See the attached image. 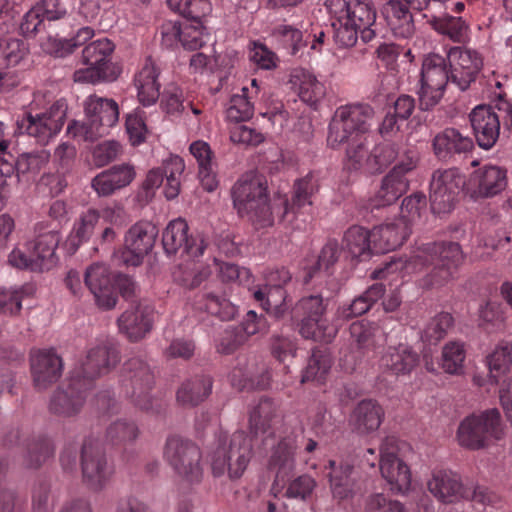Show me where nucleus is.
I'll list each match as a JSON object with an SVG mask.
<instances>
[{
  "label": "nucleus",
  "mask_w": 512,
  "mask_h": 512,
  "mask_svg": "<svg viewBox=\"0 0 512 512\" xmlns=\"http://www.w3.org/2000/svg\"><path fill=\"white\" fill-rule=\"evenodd\" d=\"M188 224L182 219H174L168 223L162 234V245L168 255L180 253L181 256L198 258L207 248V241L200 233L188 234Z\"/></svg>",
  "instance_id": "21"
},
{
  "label": "nucleus",
  "mask_w": 512,
  "mask_h": 512,
  "mask_svg": "<svg viewBox=\"0 0 512 512\" xmlns=\"http://www.w3.org/2000/svg\"><path fill=\"white\" fill-rule=\"evenodd\" d=\"M163 458L184 481L196 484L202 480V454L192 440L179 434L169 435L163 448Z\"/></svg>",
  "instance_id": "11"
},
{
  "label": "nucleus",
  "mask_w": 512,
  "mask_h": 512,
  "mask_svg": "<svg viewBox=\"0 0 512 512\" xmlns=\"http://www.w3.org/2000/svg\"><path fill=\"white\" fill-rule=\"evenodd\" d=\"M318 190L315 177L309 173L295 181L291 198L282 197L272 206L268 202L267 182L256 173L242 175L232 187L234 208L241 217L247 216L256 229L270 227L275 215L292 225L298 216H305L312 206V196Z\"/></svg>",
  "instance_id": "1"
},
{
  "label": "nucleus",
  "mask_w": 512,
  "mask_h": 512,
  "mask_svg": "<svg viewBox=\"0 0 512 512\" xmlns=\"http://www.w3.org/2000/svg\"><path fill=\"white\" fill-rule=\"evenodd\" d=\"M465 185V177L457 168L438 169L430 181V204L434 214L449 212Z\"/></svg>",
  "instance_id": "18"
},
{
  "label": "nucleus",
  "mask_w": 512,
  "mask_h": 512,
  "mask_svg": "<svg viewBox=\"0 0 512 512\" xmlns=\"http://www.w3.org/2000/svg\"><path fill=\"white\" fill-rule=\"evenodd\" d=\"M502 435L501 415L496 408L465 417L457 430L460 446L470 450L482 449L492 439H501Z\"/></svg>",
  "instance_id": "12"
},
{
  "label": "nucleus",
  "mask_w": 512,
  "mask_h": 512,
  "mask_svg": "<svg viewBox=\"0 0 512 512\" xmlns=\"http://www.w3.org/2000/svg\"><path fill=\"white\" fill-rule=\"evenodd\" d=\"M113 280L114 276L104 264L95 263L86 270L84 283L101 309L110 310L117 303V291Z\"/></svg>",
  "instance_id": "28"
},
{
  "label": "nucleus",
  "mask_w": 512,
  "mask_h": 512,
  "mask_svg": "<svg viewBox=\"0 0 512 512\" xmlns=\"http://www.w3.org/2000/svg\"><path fill=\"white\" fill-rule=\"evenodd\" d=\"M374 109L366 103H352L338 107L329 124L327 143L337 148L346 143L345 167L358 168L365 157L368 144L369 120Z\"/></svg>",
  "instance_id": "3"
},
{
  "label": "nucleus",
  "mask_w": 512,
  "mask_h": 512,
  "mask_svg": "<svg viewBox=\"0 0 512 512\" xmlns=\"http://www.w3.org/2000/svg\"><path fill=\"white\" fill-rule=\"evenodd\" d=\"M325 5L331 17L346 19L357 26L363 42L374 39L376 11L370 0H327Z\"/></svg>",
  "instance_id": "19"
},
{
  "label": "nucleus",
  "mask_w": 512,
  "mask_h": 512,
  "mask_svg": "<svg viewBox=\"0 0 512 512\" xmlns=\"http://www.w3.org/2000/svg\"><path fill=\"white\" fill-rule=\"evenodd\" d=\"M276 405L269 398H262L258 405L250 414V428L257 438L259 434L263 437L262 443L264 448L273 447L272 454L269 458L268 468L275 473V480L272 490L284 483L285 479L290 477L295 469V450L296 441L293 437L288 436L282 438L277 445L274 444L273 433L270 432L271 422L275 417Z\"/></svg>",
  "instance_id": "5"
},
{
  "label": "nucleus",
  "mask_w": 512,
  "mask_h": 512,
  "mask_svg": "<svg viewBox=\"0 0 512 512\" xmlns=\"http://www.w3.org/2000/svg\"><path fill=\"white\" fill-rule=\"evenodd\" d=\"M397 155L398 149L395 144L382 142L377 144L370 153H368V149L366 148L365 157L358 168H346L350 171H358L362 168H366L370 173L381 172L396 159Z\"/></svg>",
  "instance_id": "49"
},
{
  "label": "nucleus",
  "mask_w": 512,
  "mask_h": 512,
  "mask_svg": "<svg viewBox=\"0 0 512 512\" xmlns=\"http://www.w3.org/2000/svg\"><path fill=\"white\" fill-rule=\"evenodd\" d=\"M80 465L83 483L94 492L105 489L115 473L114 465L108 460L103 445L93 437L84 440Z\"/></svg>",
  "instance_id": "14"
},
{
  "label": "nucleus",
  "mask_w": 512,
  "mask_h": 512,
  "mask_svg": "<svg viewBox=\"0 0 512 512\" xmlns=\"http://www.w3.org/2000/svg\"><path fill=\"white\" fill-rule=\"evenodd\" d=\"M14 442L23 446L25 461L29 467H39L54 454V446L51 440L45 436L22 439L20 430L16 429L6 435L4 439L5 445H12Z\"/></svg>",
  "instance_id": "35"
},
{
  "label": "nucleus",
  "mask_w": 512,
  "mask_h": 512,
  "mask_svg": "<svg viewBox=\"0 0 512 512\" xmlns=\"http://www.w3.org/2000/svg\"><path fill=\"white\" fill-rule=\"evenodd\" d=\"M385 286L382 283H375L363 294L356 297L349 305L339 306L336 313V321L341 323L352 317L365 314L372 305L384 296Z\"/></svg>",
  "instance_id": "44"
},
{
  "label": "nucleus",
  "mask_w": 512,
  "mask_h": 512,
  "mask_svg": "<svg viewBox=\"0 0 512 512\" xmlns=\"http://www.w3.org/2000/svg\"><path fill=\"white\" fill-rule=\"evenodd\" d=\"M463 261L464 254L458 243L430 242L419 247L404 263L401 262L400 268L410 273L431 265L432 270L420 280V286L423 289H438L456 277Z\"/></svg>",
  "instance_id": "4"
},
{
  "label": "nucleus",
  "mask_w": 512,
  "mask_h": 512,
  "mask_svg": "<svg viewBox=\"0 0 512 512\" xmlns=\"http://www.w3.org/2000/svg\"><path fill=\"white\" fill-rule=\"evenodd\" d=\"M28 45L18 38L0 39V91H9L20 83L19 76L8 70L16 66L28 54Z\"/></svg>",
  "instance_id": "29"
},
{
  "label": "nucleus",
  "mask_w": 512,
  "mask_h": 512,
  "mask_svg": "<svg viewBox=\"0 0 512 512\" xmlns=\"http://www.w3.org/2000/svg\"><path fill=\"white\" fill-rule=\"evenodd\" d=\"M252 447V438L243 431H237L230 437L220 431L216 448L210 454L213 475L220 477L227 472L230 479L240 478L252 458Z\"/></svg>",
  "instance_id": "7"
},
{
  "label": "nucleus",
  "mask_w": 512,
  "mask_h": 512,
  "mask_svg": "<svg viewBox=\"0 0 512 512\" xmlns=\"http://www.w3.org/2000/svg\"><path fill=\"white\" fill-rule=\"evenodd\" d=\"M384 411L377 401L365 399L360 401L350 416V424L359 434L376 431L383 420Z\"/></svg>",
  "instance_id": "41"
},
{
  "label": "nucleus",
  "mask_w": 512,
  "mask_h": 512,
  "mask_svg": "<svg viewBox=\"0 0 512 512\" xmlns=\"http://www.w3.org/2000/svg\"><path fill=\"white\" fill-rule=\"evenodd\" d=\"M114 50V43L106 37L88 43L82 50L81 60L86 67L74 72V81L96 83L108 80Z\"/></svg>",
  "instance_id": "16"
},
{
  "label": "nucleus",
  "mask_w": 512,
  "mask_h": 512,
  "mask_svg": "<svg viewBox=\"0 0 512 512\" xmlns=\"http://www.w3.org/2000/svg\"><path fill=\"white\" fill-rule=\"evenodd\" d=\"M435 156L442 161L452 160L455 155L470 152L474 143L473 140L464 136L455 128H446L438 133L432 141Z\"/></svg>",
  "instance_id": "36"
},
{
  "label": "nucleus",
  "mask_w": 512,
  "mask_h": 512,
  "mask_svg": "<svg viewBox=\"0 0 512 512\" xmlns=\"http://www.w3.org/2000/svg\"><path fill=\"white\" fill-rule=\"evenodd\" d=\"M159 69L151 58H147L134 76L137 97L143 106H151L160 97Z\"/></svg>",
  "instance_id": "39"
},
{
  "label": "nucleus",
  "mask_w": 512,
  "mask_h": 512,
  "mask_svg": "<svg viewBox=\"0 0 512 512\" xmlns=\"http://www.w3.org/2000/svg\"><path fill=\"white\" fill-rule=\"evenodd\" d=\"M503 81H506V78H501L495 73L484 77L480 80L481 95L498 110L499 120L502 121L504 129L512 131V102L507 98Z\"/></svg>",
  "instance_id": "33"
},
{
  "label": "nucleus",
  "mask_w": 512,
  "mask_h": 512,
  "mask_svg": "<svg viewBox=\"0 0 512 512\" xmlns=\"http://www.w3.org/2000/svg\"><path fill=\"white\" fill-rule=\"evenodd\" d=\"M249 89L243 87L240 94H233L226 104L225 119L230 123L249 121L254 115V104Z\"/></svg>",
  "instance_id": "52"
},
{
  "label": "nucleus",
  "mask_w": 512,
  "mask_h": 512,
  "mask_svg": "<svg viewBox=\"0 0 512 512\" xmlns=\"http://www.w3.org/2000/svg\"><path fill=\"white\" fill-rule=\"evenodd\" d=\"M446 56L451 68V83L461 91L468 90L483 68L482 54L473 48L454 46L448 50Z\"/></svg>",
  "instance_id": "22"
},
{
  "label": "nucleus",
  "mask_w": 512,
  "mask_h": 512,
  "mask_svg": "<svg viewBox=\"0 0 512 512\" xmlns=\"http://www.w3.org/2000/svg\"><path fill=\"white\" fill-rule=\"evenodd\" d=\"M135 172L128 164L114 165L97 174L91 183L99 196H110L116 190L126 187L134 179Z\"/></svg>",
  "instance_id": "38"
},
{
  "label": "nucleus",
  "mask_w": 512,
  "mask_h": 512,
  "mask_svg": "<svg viewBox=\"0 0 512 512\" xmlns=\"http://www.w3.org/2000/svg\"><path fill=\"white\" fill-rule=\"evenodd\" d=\"M85 120L72 121L67 134L84 141H94L108 133L119 119V107L115 100L90 95L85 103Z\"/></svg>",
  "instance_id": "8"
},
{
  "label": "nucleus",
  "mask_w": 512,
  "mask_h": 512,
  "mask_svg": "<svg viewBox=\"0 0 512 512\" xmlns=\"http://www.w3.org/2000/svg\"><path fill=\"white\" fill-rule=\"evenodd\" d=\"M167 4L173 11L193 23H202V19L212 11L209 0H167Z\"/></svg>",
  "instance_id": "57"
},
{
  "label": "nucleus",
  "mask_w": 512,
  "mask_h": 512,
  "mask_svg": "<svg viewBox=\"0 0 512 512\" xmlns=\"http://www.w3.org/2000/svg\"><path fill=\"white\" fill-rule=\"evenodd\" d=\"M31 372L37 389H46L62 375L63 362L53 348L35 349L30 354Z\"/></svg>",
  "instance_id": "30"
},
{
  "label": "nucleus",
  "mask_w": 512,
  "mask_h": 512,
  "mask_svg": "<svg viewBox=\"0 0 512 512\" xmlns=\"http://www.w3.org/2000/svg\"><path fill=\"white\" fill-rule=\"evenodd\" d=\"M291 77L293 85L298 86V95L303 102L312 106L324 98L326 94L324 84L308 70H294Z\"/></svg>",
  "instance_id": "47"
},
{
  "label": "nucleus",
  "mask_w": 512,
  "mask_h": 512,
  "mask_svg": "<svg viewBox=\"0 0 512 512\" xmlns=\"http://www.w3.org/2000/svg\"><path fill=\"white\" fill-rule=\"evenodd\" d=\"M159 230L149 221H139L129 228L125 235L123 253L124 262L138 266L145 255L154 247Z\"/></svg>",
  "instance_id": "25"
},
{
  "label": "nucleus",
  "mask_w": 512,
  "mask_h": 512,
  "mask_svg": "<svg viewBox=\"0 0 512 512\" xmlns=\"http://www.w3.org/2000/svg\"><path fill=\"white\" fill-rule=\"evenodd\" d=\"M153 385L154 373L143 358L134 356L124 363L121 387L126 397L139 409L158 414L162 405L151 395Z\"/></svg>",
  "instance_id": "10"
},
{
  "label": "nucleus",
  "mask_w": 512,
  "mask_h": 512,
  "mask_svg": "<svg viewBox=\"0 0 512 512\" xmlns=\"http://www.w3.org/2000/svg\"><path fill=\"white\" fill-rule=\"evenodd\" d=\"M418 364V353L403 343L387 347L379 360V368L394 376L408 375Z\"/></svg>",
  "instance_id": "34"
},
{
  "label": "nucleus",
  "mask_w": 512,
  "mask_h": 512,
  "mask_svg": "<svg viewBox=\"0 0 512 512\" xmlns=\"http://www.w3.org/2000/svg\"><path fill=\"white\" fill-rule=\"evenodd\" d=\"M469 119L478 145L485 150L492 148L499 138L501 126L494 106H476L469 114Z\"/></svg>",
  "instance_id": "31"
},
{
  "label": "nucleus",
  "mask_w": 512,
  "mask_h": 512,
  "mask_svg": "<svg viewBox=\"0 0 512 512\" xmlns=\"http://www.w3.org/2000/svg\"><path fill=\"white\" fill-rule=\"evenodd\" d=\"M33 287L29 284L14 287L0 288V313L5 315L17 314L22 308V300L32 295Z\"/></svg>",
  "instance_id": "60"
},
{
  "label": "nucleus",
  "mask_w": 512,
  "mask_h": 512,
  "mask_svg": "<svg viewBox=\"0 0 512 512\" xmlns=\"http://www.w3.org/2000/svg\"><path fill=\"white\" fill-rule=\"evenodd\" d=\"M417 152L407 151L403 158L387 174L380 189L378 190L373 207L391 205L408 189V180L406 174L412 171L417 164Z\"/></svg>",
  "instance_id": "23"
},
{
  "label": "nucleus",
  "mask_w": 512,
  "mask_h": 512,
  "mask_svg": "<svg viewBox=\"0 0 512 512\" xmlns=\"http://www.w3.org/2000/svg\"><path fill=\"white\" fill-rule=\"evenodd\" d=\"M342 245L352 259L365 261L374 253L371 231L359 225H353L344 232Z\"/></svg>",
  "instance_id": "45"
},
{
  "label": "nucleus",
  "mask_w": 512,
  "mask_h": 512,
  "mask_svg": "<svg viewBox=\"0 0 512 512\" xmlns=\"http://www.w3.org/2000/svg\"><path fill=\"white\" fill-rule=\"evenodd\" d=\"M67 106L63 101H56L44 112L25 113L18 121L22 133L33 137L38 144L46 145L63 127Z\"/></svg>",
  "instance_id": "15"
},
{
  "label": "nucleus",
  "mask_w": 512,
  "mask_h": 512,
  "mask_svg": "<svg viewBox=\"0 0 512 512\" xmlns=\"http://www.w3.org/2000/svg\"><path fill=\"white\" fill-rule=\"evenodd\" d=\"M116 344L105 339L88 349L85 358L71 373L67 383L52 395L49 409L61 417H72L80 412L94 381L109 373L120 361Z\"/></svg>",
  "instance_id": "2"
},
{
  "label": "nucleus",
  "mask_w": 512,
  "mask_h": 512,
  "mask_svg": "<svg viewBox=\"0 0 512 512\" xmlns=\"http://www.w3.org/2000/svg\"><path fill=\"white\" fill-rule=\"evenodd\" d=\"M155 311L152 305L139 301L125 310L118 318V327L129 341L137 342L152 330Z\"/></svg>",
  "instance_id": "27"
},
{
  "label": "nucleus",
  "mask_w": 512,
  "mask_h": 512,
  "mask_svg": "<svg viewBox=\"0 0 512 512\" xmlns=\"http://www.w3.org/2000/svg\"><path fill=\"white\" fill-rule=\"evenodd\" d=\"M49 159L50 153L45 149L22 153L17 159L14 158V172L18 177L27 175L33 178L47 165Z\"/></svg>",
  "instance_id": "56"
},
{
  "label": "nucleus",
  "mask_w": 512,
  "mask_h": 512,
  "mask_svg": "<svg viewBox=\"0 0 512 512\" xmlns=\"http://www.w3.org/2000/svg\"><path fill=\"white\" fill-rule=\"evenodd\" d=\"M512 364V345L509 343L499 344L488 356V367L490 378L495 384L498 378L504 375Z\"/></svg>",
  "instance_id": "63"
},
{
  "label": "nucleus",
  "mask_w": 512,
  "mask_h": 512,
  "mask_svg": "<svg viewBox=\"0 0 512 512\" xmlns=\"http://www.w3.org/2000/svg\"><path fill=\"white\" fill-rule=\"evenodd\" d=\"M451 68L447 56L429 54L423 60L420 88L418 90L419 108L430 110L444 96L448 83H451Z\"/></svg>",
  "instance_id": "13"
},
{
  "label": "nucleus",
  "mask_w": 512,
  "mask_h": 512,
  "mask_svg": "<svg viewBox=\"0 0 512 512\" xmlns=\"http://www.w3.org/2000/svg\"><path fill=\"white\" fill-rule=\"evenodd\" d=\"M427 488L438 501L444 504H452L469 498L483 504L489 501L485 489L477 487L471 491L464 487L460 477L450 470L433 471L427 482Z\"/></svg>",
  "instance_id": "17"
},
{
  "label": "nucleus",
  "mask_w": 512,
  "mask_h": 512,
  "mask_svg": "<svg viewBox=\"0 0 512 512\" xmlns=\"http://www.w3.org/2000/svg\"><path fill=\"white\" fill-rule=\"evenodd\" d=\"M454 319L448 312H441L434 316L425 326L421 339L429 344H437L443 339L452 327Z\"/></svg>",
  "instance_id": "64"
},
{
  "label": "nucleus",
  "mask_w": 512,
  "mask_h": 512,
  "mask_svg": "<svg viewBox=\"0 0 512 512\" xmlns=\"http://www.w3.org/2000/svg\"><path fill=\"white\" fill-rule=\"evenodd\" d=\"M331 364L329 355L321 350H313L307 366L303 371L301 383L310 381L322 383L331 368Z\"/></svg>",
  "instance_id": "61"
},
{
  "label": "nucleus",
  "mask_w": 512,
  "mask_h": 512,
  "mask_svg": "<svg viewBox=\"0 0 512 512\" xmlns=\"http://www.w3.org/2000/svg\"><path fill=\"white\" fill-rule=\"evenodd\" d=\"M140 430L134 421L119 419L107 428L106 439L113 446H126L138 438Z\"/></svg>",
  "instance_id": "58"
},
{
  "label": "nucleus",
  "mask_w": 512,
  "mask_h": 512,
  "mask_svg": "<svg viewBox=\"0 0 512 512\" xmlns=\"http://www.w3.org/2000/svg\"><path fill=\"white\" fill-rule=\"evenodd\" d=\"M470 183L478 196L494 197L507 187V171L499 166L485 165L474 171Z\"/></svg>",
  "instance_id": "37"
},
{
  "label": "nucleus",
  "mask_w": 512,
  "mask_h": 512,
  "mask_svg": "<svg viewBox=\"0 0 512 512\" xmlns=\"http://www.w3.org/2000/svg\"><path fill=\"white\" fill-rule=\"evenodd\" d=\"M326 305L320 295L301 298L291 310V318L305 339L330 342L337 335L341 323L336 318L329 322L325 316Z\"/></svg>",
  "instance_id": "9"
},
{
  "label": "nucleus",
  "mask_w": 512,
  "mask_h": 512,
  "mask_svg": "<svg viewBox=\"0 0 512 512\" xmlns=\"http://www.w3.org/2000/svg\"><path fill=\"white\" fill-rule=\"evenodd\" d=\"M352 345L363 355L366 351L372 350L379 341L383 340V331L374 322L360 320L353 322L349 328Z\"/></svg>",
  "instance_id": "48"
},
{
  "label": "nucleus",
  "mask_w": 512,
  "mask_h": 512,
  "mask_svg": "<svg viewBox=\"0 0 512 512\" xmlns=\"http://www.w3.org/2000/svg\"><path fill=\"white\" fill-rule=\"evenodd\" d=\"M432 0H390L383 7L388 27L397 38L409 39L415 33V24L410 9L422 11Z\"/></svg>",
  "instance_id": "24"
},
{
  "label": "nucleus",
  "mask_w": 512,
  "mask_h": 512,
  "mask_svg": "<svg viewBox=\"0 0 512 512\" xmlns=\"http://www.w3.org/2000/svg\"><path fill=\"white\" fill-rule=\"evenodd\" d=\"M184 169V160L180 156L171 155L163 160L161 167L151 169L148 172L143 187L147 191L154 190L159 188L165 179V197L169 200L174 199L180 193L181 177Z\"/></svg>",
  "instance_id": "26"
},
{
  "label": "nucleus",
  "mask_w": 512,
  "mask_h": 512,
  "mask_svg": "<svg viewBox=\"0 0 512 512\" xmlns=\"http://www.w3.org/2000/svg\"><path fill=\"white\" fill-rule=\"evenodd\" d=\"M341 254L342 248H340L338 241L336 239L328 240L320 251L316 265L308 270L304 277V282L309 283L315 277V274L321 270L331 275L334 272V266L339 261Z\"/></svg>",
  "instance_id": "55"
},
{
  "label": "nucleus",
  "mask_w": 512,
  "mask_h": 512,
  "mask_svg": "<svg viewBox=\"0 0 512 512\" xmlns=\"http://www.w3.org/2000/svg\"><path fill=\"white\" fill-rule=\"evenodd\" d=\"M253 296L265 311L273 314L276 318L284 317L289 309L284 289L278 290L272 287H264V289L254 291Z\"/></svg>",
  "instance_id": "54"
},
{
  "label": "nucleus",
  "mask_w": 512,
  "mask_h": 512,
  "mask_svg": "<svg viewBox=\"0 0 512 512\" xmlns=\"http://www.w3.org/2000/svg\"><path fill=\"white\" fill-rule=\"evenodd\" d=\"M379 470L392 492L404 494L410 489L411 471L399 457V446L395 437H386L380 447Z\"/></svg>",
  "instance_id": "20"
},
{
  "label": "nucleus",
  "mask_w": 512,
  "mask_h": 512,
  "mask_svg": "<svg viewBox=\"0 0 512 512\" xmlns=\"http://www.w3.org/2000/svg\"><path fill=\"white\" fill-rule=\"evenodd\" d=\"M411 234L409 223L402 218H395L374 226L371 230L374 253L384 254L400 247Z\"/></svg>",
  "instance_id": "32"
},
{
  "label": "nucleus",
  "mask_w": 512,
  "mask_h": 512,
  "mask_svg": "<svg viewBox=\"0 0 512 512\" xmlns=\"http://www.w3.org/2000/svg\"><path fill=\"white\" fill-rule=\"evenodd\" d=\"M189 151L198 163V177L201 185L208 192L214 191L218 187V180L213 161L214 154L210 145L205 141L197 140L190 144Z\"/></svg>",
  "instance_id": "43"
},
{
  "label": "nucleus",
  "mask_w": 512,
  "mask_h": 512,
  "mask_svg": "<svg viewBox=\"0 0 512 512\" xmlns=\"http://www.w3.org/2000/svg\"><path fill=\"white\" fill-rule=\"evenodd\" d=\"M193 306L222 321L232 320L237 313V307L227 298L225 292L224 295H219L208 288L195 296Z\"/></svg>",
  "instance_id": "42"
},
{
  "label": "nucleus",
  "mask_w": 512,
  "mask_h": 512,
  "mask_svg": "<svg viewBox=\"0 0 512 512\" xmlns=\"http://www.w3.org/2000/svg\"><path fill=\"white\" fill-rule=\"evenodd\" d=\"M430 24L433 30L454 43L463 44L469 38V25L460 16L444 14L440 17H434Z\"/></svg>",
  "instance_id": "50"
},
{
  "label": "nucleus",
  "mask_w": 512,
  "mask_h": 512,
  "mask_svg": "<svg viewBox=\"0 0 512 512\" xmlns=\"http://www.w3.org/2000/svg\"><path fill=\"white\" fill-rule=\"evenodd\" d=\"M236 366L233 367L229 374L231 385L239 391L244 389H265L269 385V376L263 374L261 380L255 382L252 378L251 371L247 368V358L238 356Z\"/></svg>",
  "instance_id": "53"
},
{
  "label": "nucleus",
  "mask_w": 512,
  "mask_h": 512,
  "mask_svg": "<svg viewBox=\"0 0 512 512\" xmlns=\"http://www.w3.org/2000/svg\"><path fill=\"white\" fill-rule=\"evenodd\" d=\"M272 37L291 55H296L307 43V40H303V33L300 29L286 24L275 26L272 31Z\"/></svg>",
  "instance_id": "62"
},
{
  "label": "nucleus",
  "mask_w": 512,
  "mask_h": 512,
  "mask_svg": "<svg viewBox=\"0 0 512 512\" xmlns=\"http://www.w3.org/2000/svg\"><path fill=\"white\" fill-rule=\"evenodd\" d=\"M325 469L329 470L327 476L333 497L338 501L351 498L355 493L353 466L348 462L330 460Z\"/></svg>",
  "instance_id": "40"
},
{
  "label": "nucleus",
  "mask_w": 512,
  "mask_h": 512,
  "mask_svg": "<svg viewBox=\"0 0 512 512\" xmlns=\"http://www.w3.org/2000/svg\"><path fill=\"white\" fill-rule=\"evenodd\" d=\"M212 379L208 375H196L184 381L176 392L177 402L194 407L203 402L211 393Z\"/></svg>",
  "instance_id": "46"
},
{
  "label": "nucleus",
  "mask_w": 512,
  "mask_h": 512,
  "mask_svg": "<svg viewBox=\"0 0 512 512\" xmlns=\"http://www.w3.org/2000/svg\"><path fill=\"white\" fill-rule=\"evenodd\" d=\"M466 358L465 345L461 341H449L442 349L441 367L448 374H461Z\"/></svg>",
  "instance_id": "59"
},
{
  "label": "nucleus",
  "mask_w": 512,
  "mask_h": 512,
  "mask_svg": "<svg viewBox=\"0 0 512 512\" xmlns=\"http://www.w3.org/2000/svg\"><path fill=\"white\" fill-rule=\"evenodd\" d=\"M35 233V238L28 241L24 249L16 247L10 252L8 263L12 267L31 272H44L56 265L55 250L60 242L59 232L55 228L38 223Z\"/></svg>",
  "instance_id": "6"
},
{
  "label": "nucleus",
  "mask_w": 512,
  "mask_h": 512,
  "mask_svg": "<svg viewBox=\"0 0 512 512\" xmlns=\"http://www.w3.org/2000/svg\"><path fill=\"white\" fill-rule=\"evenodd\" d=\"M211 275L209 266L195 262L179 264L173 271V280L187 289H195Z\"/></svg>",
  "instance_id": "51"
}]
</instances>
